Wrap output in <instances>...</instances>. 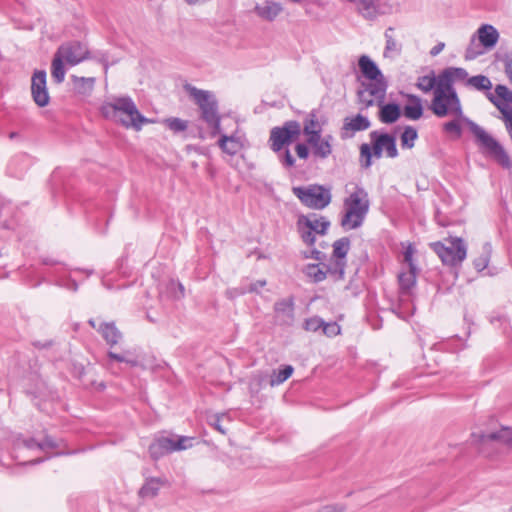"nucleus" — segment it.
<instances>
[{
	"mask_svg": "<svg viewBox=\"0 0 512 512\" xmlns=\"http://www.w3.org/2000/svg\"><path fill=\"white\" fill-rule=\"evenodd\" d=\"M429 109L438 118H444L450 114L456 118H463V121L474 135L475 142L481 152L505 169L512 167V162L504 147L481 126L464 117L458 94H446L442 93L441 90L434 91Z\"/></svg>",
	"mask_w": 512,
	"mask_h": 512,
	"instance_id": "obj_1",
	"label": "nucleus"
},
{
	"mask_svg": "<svg viewBox=\"0 0 512 512\" xmlns=\"http://www.w3.org/2000/svg\"><path fill=\"white\" fill-rule=\"evenodd\" d=\"M101 115L107 119L121 124L125 128L139 131L144 124L152 122L142 115L134 101L129 96L117 97L113 102H105L100 107Z\"/></svg>",
	"mask_w": 512,
	"mask_h": 512,
	"instance_id": "obj_2",
	"label": "nucleus"
},
{
	"mask_svg": "<svg viewBox=\"0 0 512 512\" xmlns=\"http://www.w3.org/2000/svg\"><path fill=\"white\" fill-rule=\"evenodd\" d=\"M369 206L368 193L364 188L356 186L355 191L344 200L345 212L340 225L346 230L359 228L364 222Z\"/></svg>",
	"mask_w": 512,
	"mask_h": 512,
	"instance_id": "obj_3",
	"label": "nucleus"
},
{
	"mask_svg": "<svg viewBox=\"0 0 512 512\" xmlns=\"http://www.w3.org/2000/svg\"><path fill=\"white\" fill-rule=\"evenodd\" d=\"M292 192L304 206L316 210L327 207L332 198L330 189L319 184L293 187Z\"/></svg>",
	"mask_w": 512,
	"mask_h": 512,
	"instance_id": "obj_4",
	"label": "nucleus"
},
{
	"mask_svg": "<svg viewBox=\"0 0 512 512\" xmlns=\"http://www.w3.org/2000/svg\"><path fill=\"white\" fill-rule=\"evenodd\" d=\"M183 88L198 106L202 121H210L215 117L221 116L219 113V102L213 92L198 89L189 83L184 84Z\"/></svg>",
	"mask_w": 512,
	"mask_h": 512,
	"instance_id": "obj_5",
	"label": "nucleus"
},
{
	"mask_svg": "<svg viewBox=\"0 0 512 512\" xmlns=\"http://www.w3.org/2000/svg\"><path fill=\"white\" fill-rule=\"evenodd\" d=\"M450 246L438 241L431 244L433 251L439 256L442 263L451 267H456L466 258L467 249L465 243L460 237H449L446 239Z\"/></svg>",
	"mask_w": 512,
	"mask_h": 512,
	"instance_id": "obj_6",
	"label": "nucleus"
},
{
	"mask_svg": "<svg viewBox=\"0 0 512 512\" xmlns=\"http://www.w3.org/2000/svg\"><path fill=\"white\" fill-rule=\"evenodd\" d=\"M301 125L296 120L286 121L282 126L273 127L270 131V148L274 152H280L285 146L299 138Z\"/></svg>",
	"mask_w": 512,
	"mask_h": 512,
	"instance_id": "obj_7",
	"label": "nucleus"
},
{
	"mask_svg": "<svg viewBox=\"0 0 512 512\" xmlns=\"http://www.w3.org/2000/svg\"><path fill=\"white\" fill-rule=\"evenodd\" d=\"M191 440V437L186 436H178L177 438L158 436L155 437L153 442L149 445L148 451L153 460H158L174 451L187 449L191 446Z\"/></svg>",
	"mask_w": 512,
	"mask_h": 512,
	"instance_id": "obj_8",
	"label": "nucleus"
},
{
	"mask_svg": "<svg viewBox=\"0 0 512 512\" xmlns=\"http://www.w3.org/2000/svg\"><path fill=\"white\" fill-rule=\"evenodd\" d=\"M319 220L316 218V214H310L309 216L301 215L297 221L298 231L304 243L309 246L314 245L316 237L314 232L319 235H325L330 226V222L325 218L321 217V228L317 229V223Z\"/></svg>",
	"mask_w": 512,
	"mask_h": 512,
	"instance_id": "obj_9",
	"label": "nucleus"
},
{
	"mask_svg": "<svg viewBox=\"0 0 512 512\" xmlns=\"http://www.w3.org/2000/svg\"><path fill=\"white\" fill-rule=\"evenodd\" d=\"M69 66H76L81 62L90 59L88 46L79 40H70L62 43L56 52Z\"/></svg>",
	"mask_w": 512,
	"mask_h": 512,
	"instance_id": "obj_10",
	"label": "nucleus"
},
{
	"mask_svg": "<svg viewBox=\"0 0 512 512\" xmlns=\"http://www.w3.org/2000/svg\"><path fill=\"white\" fill-rule=\"evenodd\" d=\"M370 81V83L362 82L363 88L357 91L358 101L364 104L365 108L374 105L375 101L372 97H375L377 101L384 100L388 86L385 78Z\"/></svg>",
	"mask_w": 512,
	"mask_h": 512,
	"instance_id": "obj_11",
	"label": "nucleus"
},
{
	"mask_svg": "<svg viewBox=\"0 0 512 512\" xmlns=\"http://www.w3.org/2000/svg\"><path fill=\"white\" fill-rule=\"evenodd\" d=\"M31 95L38 107H46L50 103L47 89V73L45 70H35L31 78Z\"/></svg>",
	"mask_w": 512,
	"mask_h": 512,
	"instance_id": "obj_12",
	"label": "nucleus"
},
{
	"mask_svg": "<svg viewBox=\"0 0 512 512\" xmlns=\"http://www.w3.org/2000/svg\"><path fill=\"white\" fill-rule=\"evenodd\" d=\"M417 272L416 265H411L407 272H401L398 275V297L400 302L407 301L412 296V289L416 285Z\"/></svg>",
	"mask_w": 512,
	"mask_h": 512,
	"instance_id": "obj_13",
	"label": "nucleus"
},
{
	"mask_svg": "<svg viewBox=\"0 0 512 512\" xmlns=\"http://www.w3.org/2000/svg\"><path fill=\"white\" fill-rule=\"evenodd\" d=\"M471 438L473 442L480 443L481 445L490 442L497 441L501 442L507 446L512 445V430L509 427H502L500 430L491 432V433H483V432H473L471 434Z\"/></svg>",
	"mask_w": 512,
	"mask_h": 512,
	"instance_id": "obj_14",
	"label": "nucleus"
},
{
	"mask_svg": "<svg viewBox=\"0 0 512 512\" xmlns=\"http://www.w3.org/2000/svg\"><path fill=\"white\" fill-rule=\"evenodd\" d=\"M370 125L369 119L361 114H357L352 118L346 117L340 132L341 138H351L355 132L367 130Z\"/></svg>",
	"mask_w": 512,
	"mask_h": 512,
	"instance_id": "obj_15",
	"label": "nucleus"
},
{
	"mask_svg": "<svg viewBox=\"0 0 512 512\" xmlns=\"http://www.w3.org/2000/svg\"><path fill=\"white\" fill-rule=\"evenodd\" d=\"M378 144L385 151L388 158H396L399 155L397 149V138L395 133H388L381 130L371 131Z\"/></svg>",
	"mask_w": 512,
	"mask_h": 512,
	"instance_id": "obj_16",
	"label": "nucleus"
},
{
	"mask_svg": "<svg viewBox=\"0 0 512 512\" xmlns=\"http://www.w3.org/2000/svg\"><path fill=\"white\" fill-rule=\"evenodd\" d=\"M379 107L378 117L384 124H393L401 117L400 104L396 102L384 103V100L377 101Z\"/></svg>",
	"mask_w": 512,
	"mask_h": 512,
	"instance_id": "obj_17",
	"label": "nucleus"
},
{
	"mask_svg": "<svg viewBox=\"0 0 512 512\" xmlns=\"http://www.w3.org/2000/svg\"><path fill=\"white\" fill-rule=\"evenodd\" d=\"M407 99V104L403 107V115L410 120H419L423 116L424 108L422 99L415 94L400 92Z\"/></svg>",
	"mask_w": 512,
	"mask_h": 512,
	"instance_id": "obj_18",
	"label": "nucleus"
},
{
	"mask_svg": "<svg viewBox=\"0 0 512 512\" xmlns=\"http://www.w3.org/2000/svg\"><path fill=\"white\" fill-rule=\"evenodd\" d=\"M477 34L481 45L487 50L494 48L499 39V32L490 24L481 25Z\"/></svg>",
	"mask_w": 512,
	"mask_h": 512,
	"instance_id": "obj_19",
	"label": "nucleus"
},
{
	"mask_svg": "<svg viewBox=\"0 0 512 512\" xmlns=\"http://www.w3.org/2000/svg\"><path fill=\"white\" fill-rule=\"evenodd\" d=\"M358 65L363 77L366 79L377 80L378 78H384L377 64L369 56H360Z\"/></svg>",
	"mask_w": 512,
	"mask_h": 512,
	"instance_id": "obj_20",
	"label": "nucleus"
},
{
	"mask_svg": "<svg viewBox=\"0 0 512 512\" xmlns=\"http://www.w3.org/2000/svg\"><path fill=\"white\" fill-rule=\"evenodd\" d=\"M283 7L280 3L269 1L265 2V5H256L254 8L255 13L263 20L272 22L282 12Z\"/></svg>",
	"mask_w": 512,
	"mask_h": 512,
	"instance_id": "obj_21",
	"label": "nucleus"
},
{
	"mask_svg": "<svg viewBox=\"0 0 512 512\" xmlns=\"http://www.w3.org/2000/svg\"><path fill=\"white\" fill-rule=\"evenodd\" d=\"M97 331L101 334L107 345H116L122 338V333L116 327L115 322H102Z\"/></svg>",
	"mask_w": 512,
	"mask_h": 512,
	"instance_id": "obj_22",
	"label": "nucleus"
},
{
	"mask_svg": "<svg viewBox=\"0 0 512 512\" xmlns=\"http://www.w3.org/2000/svg\"><path fill=\"white\" fill-rule=\"evenodd\" d=\"M307 144L312 147V154L315 158L326 159L332 153V144H328L327 141H322L321 134L307 138Z\"/></svg>",
	"mask_w": 512,
	"mask_h": 512,
	"instance_id": "obj_23",
	"label": "nucleus"
},
{
	"mask_svg": "<svg viewBox=\"0 0 512 512\" xmlns=\"http://www.w3.org/2000/svg\"><path fill=\"white\" fill-rule=\"evenodd\" d=\"M356 4L358 12L368 20H374L379 14V6L374 0H348Z\"/></svg>",
	"mask_w": 512,
	"mask_h": 512,
	"instance_id": "obj_24",
	"label": "nucleus"
},
{
	"mask_svg": "<svg viewBox=\"0 0 512 512\" xmlns=\"http://www.w3.org/2000/svg\"><path fill=\"white\" fill-rule=\"evenodd\" d=\"M71 81L76 94L87 96L92 93L96 79L94 77H79L72 75Z\"/></svg>",
	"mask_w": 512,
	"mask_h": 512,
	"instance_id": "obj_25",
	"label": "nucleus"
},
{
	"mask_svg": "<svg viewBox=\"0 0 512 512\" xmlns=\"http://www.w3.org/2000/svg\"><path fill=\"white\" fill-rule=\"evenodd\" d=\"M303 125V133L308 138H312L314 135H320L322 127L318 120V111L313 109L309 112L303 121Z\"/></svg>",
	"mask_w": 512,
	"mask_h": 512,
	"instance_id": "obj_26",
	"label": "nucleus"
},
{
	"mask_svg": "<svg viewBox=\"0 0 512 512\" xmlns=\"http://www.w3.org/2000/svg\"><path fill=\"white\" fill-rule=\"evenodd\" d=\"M218 146L224 153L231 156L236 155L243 147L240 139L235 135H221L218 140Z\"/></svg>",
	"mask_w": 512,
	"mask_h": 512,
	"instance_id": "obj_27",
	"label": "nucleus"
},
{
	"mask_svg": "<svg viewBox=\"0 0 512 512\" xmlns=\"http://www.w3.org/2000/svg\"><path fill=\"white\" fill-rule=\"evenodd\" d=\"M436 80V87L433 91L441 90L442 93L457 94L453 86L454 81L451 77L450 71H446V69H444L438 76H436Z\"/></svg>",
	"mask_w": 512,
	"mask_h": 512,
	"instance_id": "obj_28",
	"label": "nucleus"
},
{
	"mask_svg": "<svg viewBox=\"0 0 512 512\" xmlns=\"http://www.w3.org/2000/svg\"><path fill=\"white\" fill-rule=\"evenodd\" d=\"M65 60L57 53H54L51 62V77L56 84H61L65 79Z\"/></svg>",
	"mask_w": 512,
	"mask_h": 512,
	"instance_id": "obj_29",
	"label": "nucleus"
},
{
	"mask_svg": "<svg viewBox=\"0 0 512 512\" xmlns=\"http://www.w3.org/2000/svg\"><path fill=\"white\" fill-rule=\"evenodd\" d=\"M293 372L294 368L291 365H282L278 370H273L269 380L270 386L273 387L282 384L292 376Z\"/></svg>",
	"mask_w": 512,
	"mask_h": 512,
	"instance_id": "obj_30",
	"label": "nucleus"
},
{
	"mask_svg": "<svg viewBox=\"0 0 512 512\" xmlns=\"http://www.w3.org/2000/svg\"><path fill=\"white\" fill-rule=\"evenodd\" d=\"M163 481L160 478L148 479L139 490V496L142 498L150 497L153 498L158 495L160 486Z\"/></svg>",
	"mask_w": 512,
	"mask_h": 512,
	"instance_id": "obj_31",
	"label": "nucleus"
},
{
	"mask_svg": "<svg viewBox=\"0 0 512 512\" xmlns=\"http://www.w3.org/2000/svg\"><path fill=\"white\" fill-rule=\"evenodd\" d=\"M417 139V129L413 126L407 125L404 127L403 132L400 134L401 147L403 149H412L415 146V141Z\"/></svg>",
	"mask_w": 512,
	"mask_h": 512,
	"instance_id": "obj_32",
	"label": "nucleus"
},
{
	"mask_svg": "<svg viewBox=\"0 0 512 512\" xmlns=\"http://www.w3.org/2000/svg\"><path fill=\"white\" fill-rule=\"evenodd\" d=\"M332 255L336 260H345L350 250V239L349 237H342L336 240L333 245Z\"/></svg>",
	"mask_w": 512,
	"mask_h": 512,
	"instance_id": "obj_33",
	"label": "nucleus"
},
{
	"mask_svg": "<svg viewBox=\"0 0 512 512\" xmlns=\"http://www.w3.org/2000/svg\"><path fill=\"white\" fill-rule=\"evenodd\" d=\"M294 296L280 299L274 304V311L276 313L286 314L290 319L294 318Z\"/></svg>",
	"mask_w": 512,
	"mask_h": 512,
	"instance_id": "obj_34",
	"label": "nucleus"
},
{
	"mask_svg": "<svg viewBox=\"0 0 512 512\" xmlns=\"http://www.w3.org/2000/svg\"><path fill=\"white\" fill-rule=\"evenodd\" d=\"M436 75L434 70H431L428 75L420 76L417 79L415 86L424 93H429L436 87Z\"/></svg>",
	"mask_w": 512,
	"mask_h": 512,
	"instance_id": "obj_35",
	"label": "nucleus"
},
{
	"mask_svg": "<svg viewBox=\"0 0 512 512\" xmlns=\"http://www.w3.org/2000/svg\"><path fill=\"white\" fill-rule=\"evenodd\" d=\"M393 27H388L385 31V40L386 45L384 49V57H388L389 54L395 53L397 55H400L402 51V45L397 43V41L393 38V36L390 34L391 31H393Z\"/></svg>",
	"mask_w": 512,
	"mask_h": 512,
	"instance_id": "obj_36",
	"label": "nucleus"
},
{
	"mask_svg": "<svg viewBox=\"0 0 512 512\" xmlns=\"http://www.w3.org/2000/svg\"><path fill=\"white\" fill-rule=\"evenodd\" d=\"M467 85L472 86L478 91H487L492 87L490 79L484 75H476L467 79Z\"/></svg>",
	"mask_w": 512,
	"mask_h": 512,
	"instance_id": "obj_37",
	"label": "nucleus"
},
{
	"mask_svg": "<svg viewBox=\"0 0 512 512\" xmlns=\"http://www.w3.org/2000/svg\"><path fill=\"white\" fill-rule=\"evenodd\" d=\"M487 97L490 100V102L492 104H494L499 109V111L503 114L504 119L507 123L506 124L507 129L509 131V134H510L511 140H512V109H507V108L502 107L501 102L496 97H494V95L492 93H489L487 95Z\"/></svg>",
	"mask_w": 512,
	"mask_h": 512,
	"instance_id": "obj_38",
	"label": "nucleus"
},
{
	"mask_svg": "<svg viewBox=\"0 0 512 512\" xmlns=\"http://www.w3.org/2000/svg\"><path fill=\"white\" fill-rule=\"evenodd\" d=\"M305 273L312 278L315 283H319L326 279L328 271L320 267V264H308L305 267Z\"/></svg>",
	"mask_w": 512,
	"mask_h": 512,
	"instance_id": "obj_39",
	"label": "nucleus"
},
{
	"mask_svg": "<svg viewBox=\"0 0 512 512\" xmlns=\"http://www.w3.org/2000/svg\"><path fill=\"white\" fill-rule=\"evenodd\" d=\"M496 61H501L504 63L505 67V73L508 78L512 76V51H503L502 49H499L494 54Z\"/></svg>",
	"mask_w": 512,
	"mask_h": 512,
	"instance_id": "obj_40",
	"label": "nucleus"
},
{
	"mask_svg": "<svg viewBox=\"0 0 512 512\" xmlns=\"http://www.w3.org/2000/svg\"><path fill=\"white\" fill-rule=\"evenodd\" d=\"M38 442L34 437L25 438L22 434H18L13 439V448L14 450L19 449L21 447H25L27 449H38Z\"/></svg>",
	"mask_w": 512,
	"mask_h": 512,
	"instance_id": "obj_41",
	"label": "nucleus"
},
{
	"mask_svg": "<svg viewBox=\"0 0 512 512\" xmlns=\"http://www.w3.org/2000/svg\"><path fill=\"white\" fill-rule=\"evenodd\" d=\"M496 98L501 102L502 107L506 108L512 103V91L505 85L499 84L495 87Z\"/></svg>",
	"mask_w": 512,
	"mask_h": 512,
	"instance_id": "obj_42",
	"label": "nucleus"
},
{
	"mask_svg": "<svg viewBox=\"0 0 512 512\" xmlns=\"http://www.w3.org/2000/svg\"><path fill=\"white\" fill-rule=\"evenodd\" d=\"M346 267V260H336L333 265L323 264V268L325 271H328V274L336 276L337 279H343Z\"/></svg>",
	"mask_w": 512,
	"mask_h": 512,
	"instance_id": "obj_43",
	"label": "nucleus"
},
{
	"mask_svg": "<svg viewBox=\"0 0 512 512\" xmlns=\"http://www.w3.org/2000/svg\"><path fill=\"white\" fill-rule=\"evenodd\" d=\"M165 125L174 133L183 132L188 127V121L177 117H170L164 120Z\"/></svg>",
	"mask_w": 512,
	"mask_h": 512,
	"instance_id": "obj_44",
	"label": "nucleus"
},
{
	"mask_svg": "<svg viewBox=\"0 0 512 512\" xmlns=\"http://www.w3.org/2000/svg\"><path fill=\"white\" fill-rule=\"evenodd\" d=\"M373 157L374 156L370 152V144H368V143L361 144V146H360V158H359V162H360L361 168H364V169L370 168L371 165H372V158Z\"/></svg>",
	"mask_w": 512,
	"mask_h": 512,
	"instance_id": "obj_45",
	"label": "nucleus"
},
{
	"mask_svg": "<svg viewBox=\"0 0 512 512\" xmlns=\"http://www.w3.org/2000/svg\"><path fill=\"white\" fill-rule=\"evenodd\" d=\"M460 118H456L443 124L442 129L447 134H454L456 138L462 136V127L459 121Z\"/></svg>",
	"mask_w": 512,
	"mask_h": 512,
	"instance_id": "obj_46",
	"label": "nucleus"
},
{
	"mask_svg": "<svg viewBox=\"0 0 512 512\" xmlns=\"http://www.w3.org/2000/svg\"><path fill=\"white\" fill-rule=\"evenodd\" d=\"M324 325V320L318 316L308 318L304 322L303 328L306 331L316 332Z\"/></svg>",
	"mask_w": 512,
	"mask_h": 512,
	"instance_id": "obj_47",
	"label": "nucleus"
},
{
	"mask_svg": "<svg viewBox=\"0 0 512 512\" xmlns=\"http://www.w3.org/2000/svg\"><path fill=\"white\" fill-rule=\"evenodd\" d=\"M60 447V443L56 441L52 436L45 435L43 441L38 445V449L42 451H47L48 449H56Z\"/></svg>",
	"mask_w": 512,
	"mask_h": 512,
	"instance_id": "obj_48",
	"label": "nucleus"
},
{
	"mask_svg": "<svg viewBox=\"0 0 512 512\" xmlns=\"http://www.w3.org/2000/svg\"><path fill=\"white\" fill-rule=\"evenodd\" d=\"M204 122L210 128V130H211L210 134L212 137H215L216 135H220V136L223 135L222 129H221V116L215 117L210 121H204Z\"/></svg>",
	"mask_w": 512,
	"mask_h": 512,
	"instance_id": "obj_49",
	"label": "nucleus"
},
{
	"mask_svg": "<svg viewBox=\"0 0 512 512\" xmlns=\"http://www.w3.org/2000/svg\"><path fill=\"white\" fill-rule=\"evenodd\" d=\"M323 333L328 337L337 336L341 332L340 326L336 322L326 323L322 326Z\"/></svg>",
	"mask_w": 512,
	"mask_h": 512,
	"instance_id": "obj_50",
	"label": "nucleus"
},
{
	"mask_svg": "<svg viewBox=\"0 0 512 512\" xmlns=\"http://www.w3.org/2000/svg\"><path fill=\"white\" fill-rule=\"evenodd\" d=\"M446 71H450L453 81H456V80L463 81V80L468 79V72L464 68L448 67V68H446Z\"/></svg>",
	"mask_w": 512,
	"mask_h": 512,
	"instance_id": "obj_51",
	"label": "nucleus"
},
{
	"mask_svg": "<svg viewBox=\"0 0 512 512\" xmlns=\"http://www.w3.org/2000/svg\"><path fill=\"white\" fill-rule=\"evenodd\" d=\"M369 137H370V152L377 159L381 158L384 151L381 149L380 144H378V142L376 141L375 137L373 136V134L371 132L369 134Z\"/></svg>",
	"mask_w": 512,
	"mask_h": 512,
	"instance_id": "obj_52",
	"label": "nucleus"
},
{
	"mask_svg": "<svg viewBox=\"0 0 512 512\" xmlns=\"http://www.w3.org/2000/svg\"><path fill=\"white\" fill-rule=\"evenodd\" d=\"M107 356H108V358L110 360H113V361H116V362H125V363L129 364L132 367H135V366L138 365V361L137 360L126 359L123 355L115 353V352H112V351H109L107 353Z\"/></svg>",
	"mask_w": 512,
	"mask_h": 512,
	"instance_id": "obj_53",
	"label": "nucleus"
},
{
	"mask_svg": "<svg viewBox=\"0 0 512 512\" xmlns=\"http://www.w3.org/2000/svg\"><path fill=\"white\" fill-rule=\"evenodd\" d=\"M280 161L285 168H291L295 165V158L289 149H285L282 155H280Z\"/></svg>",
	"mask_w": 512,
	"mask_h": 512,
	"instance_id": "obj_54",
	"label": "nucleus"
},
{
	"mask_svg": "<svg viewBox=\"0 0 512 512\" xmlns=\"http://www.w3.org/2000/svg\"><path fill=\"white\" fill-rule=\"evenodd\" d=\"M488 263H489V257L485 254L480 255L473 261L474 268L478 272L483 271L488 266Z\"/></svg>",
	"mask_w": 512,
	"mask_h": 512,
	"instance_id": "obj_55",
	"label": "nucleus"
},
{
	"mask_svg": "<svg viewBox=\"0 0 512 512\" xmlns=\"http://www.w3.org/2000/svg\"><path fill=\"white\" fill-rule=\"evenodd\" d=\"M267 281L265 279L263 280H257L253 283H250L249 285H245L246 294L247 293H256L259 294V289L266 286Z\"/></svg>",
	"mask_w": 512,
	"mask_h": 512,
	"instance_id": "obj_56",
	"label": "nucleus"
},
{
	"mask_svg": "<svg viewBox=\"0 0 512 512\" xmlns=\"http://www.w3.org/2000/svg\"><path fill=\"white\" fill-rule=\"evenodd\" d=\"M308 145L309 144H305V143H297L296 144L295 151H296L297 156L300 159L306 160L309 157L310 151H309Z\"/></svg>",
	"mask_w": 512,
	"mask_h": 512,
	"instance_id": "obj_57",
	"label": "nucleus"
},
{
	"mask_svg": "<svg viewBox=\"0 0 512 512\" xmlns=\"http://www.w3.org/2000/svg\"><path fill=\"white\" fill-rule=\"evenodd\" d=\"M346 511V505L344 504H329L323 506L318 512H345Z\"/></svg>",
	"mask_w": 512,
	"mask_h": 512,
	"instance_id": "obj_58",
	"label": "nucleus"
},
{
	"mask_svg": "<svg viewBox=\"0 0 512 512\" xmlns=\"http://www.w3.org/2000/svg\"><path fill=\"white\" fill-rule=\"evenodd\" d=\"M246 294L245 285H240L235 288L228 289L226 291V295L229 299H234L236 297L242 296Z\"/></svg>",
	"mask_w": 512,
	"mask_h": 512,
	"instance_id": "obj_59",
	"label": "nucleus"
},
{
	"mask_svg": "<svg viewBox=\"0 0 512 512\" xmlns=\"http://www.w3.org/2000/svg\"><path fill=\"white\" fill-rule=\"evenodd\" d=\"M414 252H415V249L413 248V246L411 244H409L403 253L404 262L408 265V268H411V265H415V263L413 261Z\"/></svg>",
	"mask_w": 512,
	"mask_h": 512,
	"instance_id": "obj_60",
	"label": "nucleus"
},
{
	"mask_svg": "<svg viewBox=\"0 0 512 512\" xmlns=\"http://www.w3.org/2000/svg\"><path fill=\"white\" fill-rule=\"evenodd\" d=\"M474 40H475V37L473 36L472 39H471V43L467 47L466 52H465V59L466 60H473L476 57H478L480 54H482V51H476L472 47V44H473Z\"/></svg>",
	"mask_w": 512,
	"mask_h": 512,
	"instance_id": "obj_61",
	"label": "nucleus"
},
{
	"mask_svg": "<svg viewBox=\"0 0 512 512\" xmlns=\"http://www.w3.org/2000/svg\"><path fill=\"white\" fill-rule=\"evenodd\" d=\"M72 373L79 380L83 381V378L86 375V369L82 364H74Z\"/></svg>",
	"mask_w": 512,
	"mask_h": 512,
	"instance_id": "obj_62",
	"label": "nucleus"
},
{
	"mask_svg": "<svg viewBox=\"0 0 512 512\" xmlns=\"http://www.w3.org/2000/svg\"><path fill=\"white\" fill-rule=\"evenodd\" d=\"M211 425L221 434L225 435L227 433V430L221 425L219 417H215L213 422H211Z\"/></svg>",
	"mask_w": 512,
	"mask_h": 512,
	"instance_id": "obj_63",
	"label": "nucleus"
},
{
	"mask_svg": "<svg viewBox=\"0 0 512 512\" xmlns=\"http://www.w3.org/2000/svg\"><path fill=\"white\" fill-rule=\"evenodd\" d=\"M52 345H53V341L52 340H47L45 342H41V341H34L33 342V346L38 348V349H48Z\"/></svg>",
	"mask_w": 512,
	"mask_h": 512,
	"instance_id": "obj_64",
	"label": "nucleus"
}]
</instances>
